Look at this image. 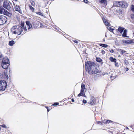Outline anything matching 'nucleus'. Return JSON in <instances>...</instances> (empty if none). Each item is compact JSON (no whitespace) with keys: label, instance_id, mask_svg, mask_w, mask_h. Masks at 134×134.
Wrapping results in <instances>:
<instances>
[{"label":"nucleus","instance_id":"1","mask_svg":"<svg viewBox=\"0 0 134 134\" xmlns=\"http://www.w3.org/2000/svg\"><path fill=\"white\" fill-rule=\"evenodd\" d=\"M26 26L21 24V26L19 25H15L13 26L11 29V31L14 34H17L19 35H20L23 31H27Z\"/></svg>","mask_w":134,"mask_h":134},{"label":"nucleus","instance_id":"2","mask_svg":"<svg viewBox=\"0 0 134 134\" xmlns=\"http://www.w3.org/2000/svg\"><path fill=\"white\" fill-rule=\"evenodd\" d=\"M86 68L88 71V72L93 74H95L99 72V70L96 67L94 64L90 61L85 63Z\"/></svg>","mask_w":134,"mask_h":134},{"label":"nucleus","instance_id":"3","mask_svg":"<svg viewBox=\"0 0 134 134\" xmlns=\"http://www.w3.org/2000/svg\"><path fill=\"white\" fill-rule=\"evenodd\" d=\"M30 21H27L26 23L27 25L28 26V29L29 30L30 28L32 27V25L30 23L31 22L34 27L38 26L40 22L34 19V18H29Z\"/></svg>","mask_w":134,"mask_h":134},{"label":"nucleus","instance_id":"4","mask_svg":"<svg viewBox=\"0 0 134 134\" xmlns=\"http://www.w3.org/2000/svg\"><path fill=\"white\" fill-rule=\"evenodd\" d=\"M3 7L9 11H11L12 9V3L7 0H4L3 4Z\"/></svg>","mask_w":134,"mask_h":134},{"label":"nucleus","instance_id":"5","mask_svg":"<svg viewBox=\"0 0 134 134\" xmlns=\"http://www.w3.org/2000/svg\"><path fill=\"white\" fill-rule=\"evenodd\" d=\"M7 85L6 82L4 80L0 81V90H4L7 86Z\"/></svg>","mask_w":134,"mask_h":134},{"label":"nucleus","instance_id":"6","mask_svg":"<svg viewBox=\"0 0 134 134\" xmlns=\"http://www.w3.org/2000/svg\"><path fill=\"white\" fill-rule=\"evenodd\" d=\"M7 21V18L4 16H0V25L4 24Z\"/></svg>","mask_w":134,"mask_h":134},{"label":"nucleus","instance_id":"7","mask_svg":"<svg viewBox=\"0 0 134 134\" xmlns=\"http://www.w3.org/2000/svg\"><path fill=\"white\" fill-rule=\"evenodd\" d=\"M115 3L118 7L122 8L126 7L124 5L125 3L123 1H116L115 2Z\"/></svg>","mask_w":134,"mask_h":134},{"label":"nucleus","instance_id":"8","mask_svg":"<svg viewBox=\"0 0 134 134\" xmlns=\"http://www.w3.org/2000/svg\"><path fill=\"white\" fill-rule=\"evenodd\" d=\"M95 100L94 97H92L91 98L90 101L88 102L89 104L91 105H95Z\"/></svg>","mask_w":134,"mask_h":134},{"label":"nucleus","instance_id":"9","mask_svg":"<svg viewBox=\"0 0 134 134\" xmlns=\"http://www.w3.org/2000/svg\"><path fill=\"white\" fill-rule=\"evenodd\" d=\"M9 65V63H5L2 62L1 66L4 69H7Z\"/></svg>","mask_w":134,"mask_h":134},{"label":"nucleus","instance_id":"10","mask_svg":"<svg viewBox=\"0 0 134 134\" xmlns=\"http://www.w3.org/2000/svg\"><path fill=\"white\" fill-rule=\"evenodd\" d=\"M15 10L18 11L20 13L22 12L21 10L20 9V7L18 5H16L15 7Z\"/></svg>","mask_w":134,"mask_h":134},{"label":"nucleus","instance_id":"11","mask_svg":"<svg viewBox=\"0 0 134 134\" xmlns=\"http://www.w3.org/2000/svg\"><path fill=\"white\" fill-rule=\"evenodd\" d=\"M99 3L104 5V6H106L107 5L106 0H100L99 1Z\"/></svg>","mask_w":134,"mask_h":134},{"label":"nucleus","instance_id":"12","mask_svg":"<svg viewBox=\"0 0 134 134\" xmlns=\"http://www.w3.org/2000/svg\"><path fill=\"white\" fill-rule=\"evenodd\" d=\"M2 62L5 63H9V59L7 58H5L3 59Z\"/></svg>","mask_w":134,"mask_h":134},{"label":"nucleus","instance_id":"13","mask_svg":"<svg viewBox=\"0 0 134 134\" xmlns=\"http://www.w3.org/2000/svg\"><path fill=\"white\" fill-rule=\"evenodd\" d=\"M124 42L127 44L133 43H134V42H133L132 41L129 40H126Z\"/></svg>","mask_w":134,"mask_h":134},{"label":"nucleus","instance_id":"14","mask_svg":"<svg viewBox=\"0 0 134 134\" xmlns=\"http://www.w3.org/2000/svg\"><path fill=\"white\" fill-rule=\"evenodd\" d=\"M5 9L3 8L2 7H0V13L3 14L5 12Z\"/></svg>","mask_w":134,"mask_h":134},{"label":"nucleus","instance_id":"15","mask_svg":"<svg viewBox=\"0 0 134 134\" xmlns=\"http://www.w3.org/2000/svg\"><path fill=\"white\" fill-rule=\"evenodd\" d=\"M124 29V28L119 26L118 29V31L121 33H122Z\"/></svg>","mask_w":134,"mask_h":134},{"label":"nucleus","instance_id":"16","mask_svg":"<svg viewBox=\"0 0 134 134\" xmlns=\"http://www.w3.org/2000/svg\"><path fill=\"white\" fill-rule=\"evenodd\" d=\"M4 77L8 79V74L7 73V70H5L4 71Z\"/></svg>","mask_w":134,"mask_h":134},{"label":"nucleus","instance_id":"17","mask_svg":"<svg viewBox=\"0 0 134 134\" xmlns=\"http://www.w3.org/2000/svg\"><path fill=\"white\" fill-rule=\"evenodd\" d=\"M4 14L7 15L8 16H10L11 15V14L10 13L8 12L6 10Z\"/></svg>","mask_w":134,"mask_h":134},{"label":"nucleus","instance_id":"18","mask_svg":"<svg viewBox=\"0 0 134 134\" xmlns=\"http://www.w3.org/2000/svg\"><path fill=\"white\" fill-rule=\"evenodd\" d=\"M127 31L126 29L125 30L123 31L122 34V36L123 37H128L126 35L127 34Z\"/></svg>","mask_w":134,"mask_h":134},{"label":"nucleus","instance_id":"19","mask_svg":"<svg viewBox=\"0 0 134 134\" xmlns=\"http://www.w3.org/2000/svg\"><path fill=\"white\" fill-rule=\"evenodd\" d=\"M109 60L111 62L116 63V62L117 60L115 58H113V57H110L109 58Z\"/></svg>","mask_w":134,"mask_h":134},{"label":"nucleus","instance_id":"20","mask_svg":"<svg viewBox=\"0 0 134 134\" xmlns=\"http://www.w3.org/2000/svg\"><path fill=\"white\" fill-rule=\"evenodd\" d=\"M117 51L120 52V53L121 54H123L125 52H126V51L122 50L121 49H118L117 50Z\"/></svg>","mask_w":134,"mask_h":134},{"label":"nucleus","instance_id":"21","mask_svg":"<svg viewBox=\"0 0 134 134\" xmlns=\"http://www.w3.org/2000/svg\"><path fill=\"white\" fill-rule=\"evenodd\" d=\"M15 43V42L14 41L12 40L9 41V44L10 46H12Z\"/></svg>","mask_w":134,"mask_h":134},{"label":"nucleus","instance_id":"22","mask_svg":"<svg viewBox=\"0 0 134 134\" xmlns=\"http://www.w3.org/2000/svg\"><path fill=\"white\" fill-rule=\"evenodd\" d=\"M78 96L80 97V96H83V97H86L84 93V92H81L80 93H79L78 95Z\"/></svg>","mask_w":134,"mask_h":134},{"label":"nucleus","instance_id":"23","mask_svg":"<svg viewBox=\"0 0 134 134\" xmlns=\"http://www.w3.org/2000/svg\"><path fill=\"white\" fill-rule=\"evenodd\" d=\"M29 7L30 8V9L31 10L32 12H34V8L32 7L31 5H29Z\"/></svg>","mask_w":134,"mask_h":134},{"label":"nucleus","instance_id":"24","mask_svg":"<svg viewBox=\"0 0 134 134\" xmlns=\"http://www.w3.org/2000/svg\"><path fill=\"white\" fill-rule=\"evenodd\" d=\"M107 29L108 30L112 32L113 30H114V29L112 28L111 27H110L109 26H107Z\"/></svg>","mask_w":134,"mask_h":134},{"label":"nucleus","instance_id":"25","mask_svg":"<svg viewBox=\"0 0 134 134\" xmlns=\"http://www.w3.org/2000/svg\"><path fill=\"white\" fill-rule=\"evenodd\" d=\"M96 60L97 62H100L102 61V60L99 58H97Z\"/></svg>","mask_w":134,"mask_h":134},{"label":"nucleus","instance_id":"26","mask_svg":"<svg viewBox=\"0 0 134 134\" xmlns=\"http://www.w3.org/2000/svg\"><path fill=\"white\" fill-rule=\"evenodd\" d=\"M81 88L82 89L85 90H86V89L85 88V85L84 84L82 83L81 85Z\"/></svg>","mask_w":134,"mask_h":134},{"label":"nucleus","instance_id":"27","mask_svg":"<svg viewBox=\"0 0 134 134\" xmlns=\"http://www.w3.org/2000/svg\"><path fill=\"white\" fill-rule=\"evenodd\" d=\"M100 45L101 46H102L103 47H104L105 48L107 47L108 46V45L107 44H100Z\"/></svg>","mask_w":134,"mask_h":134},{"label":"nucleus","instance_id":"28","mask_svg":"<svg viewBox=\"0 0 134 134\" xmlns=\"http://www.w3.org/2000/svg\"><path fill=\"white\" fill-rule=\"evenodd\" d=\"M104 23H105V25L106 26H109V23L107 21H105L104 22Z\"/></svg>","mask_w":134,"mask_h":134},{"label":"nucleus","instance_id":"29","mask_svg":"<svg viewBox=\"0 0 134 134\" xmlns=\"http://www.w3.org/2000/svg\"><path fill=\"white\" fill-rule=\"evenodd\" d=\"M131 9L134 13V5H132L131 7Z\"/></svg>","mask_w":134,"mask_h":134},{"label":"nucleus","instance_id":"30","mask_svg":"<svg viewBox=\"0 0 134 134\" xmlns=\"http://www.w3.org/2000/svg\"><path fill=\"white\" fill-rule=\"evenodd\" d=\"M36 13L38 15H40L42 16L43 15V13L40 12H36Z\"/></svg>","mask_w":134,"mask_h":134},{"label":"nucleus","instance_id":"31","mask_svg":"<svg viewBox=\"0 0 134 134\" xmlns=\"http://www.w3.org/2000/svg\"><path fill=\"white\" fill-rule=\"evenodd\" d=\"M107 123H111L112 122V121L110 120H107V121H106Z\"/></svg>","mask_w":134,"mask_h":134},{"label":"nucleus","instance_id":"32","mask_svg":"<svg viewBox=\"0 0 134 134\" xmlns=\"http://www.w3.org/2000/svg\"><path fill=\"white\" fill-rule=\"evenodd\" d=\"M59 104L58 103H55L52 105L54 106H56L58 105Z\"/></svg>","mask_w":134,"mask_h":134},{"label":"nucleus","instance_id":"33","mask_svg":"<svg viewBox=\"0 0 134 134\" xmlns=\"http://www.w3.org/2000/svg\"><path fill=\"white\" fill-rule=\"evenodd\" d=\"M3 56L1 54V53L0 52V60L3 58Z\"/></svg>","mask_w":134,"mask_h":134},{"label":"nucleus","instance_id":"34","mask_svg":"<svg viewBox=\"0 0 134 134\" xmlns=\"http://www.w3.org/2000/svg\"><path fill=\"white\" fill-rule=\"evenodd\" d=\"M1 126H2L4 128H6L7 127V126L4 124H3L2 125H1Z\"/></svg>","mask_w":134,"mask_h":134},{"label":"nucleus","instance_id":"35","mask_svg":"<svg viewBox=\"0 0 134 134\" xmlns=\"http://www.w3.org/2000/svg\"><path fill=\"white\" fill-rule=\"evenodd\" d=\"M86 90H85L83 89H81V92H84V93L86 91Z\"/></svg>","mask_w":134,"mask_h":134},{"label":"nucleus","instance_id":"36","mask_svg":"<svg viewBox=\"0 0 134 134\" xmlns=\"http://www.w3.org/2000/svg\"><path fill=\"white\" fill-rule=\"evenodd\" d=\"M106 121H107V120L105 119L103 121L102 123H107Z\"/></svg>","mask_w":134,"mask_h":134},{"label":"nucleus","instance_id":"37","mask_svg":"<svg viewBox=\"0 0 134 134\" xmlns=\"http://www.w3.org/2000/svg\"><path fill=\"white\" fill-rule=\"evenodd\" d=\"M31 4H32V5L34 6V5H35V3H34V2L33 1H32L31 2Z\"/></svg>","mask_w":134,"mask_h":134},{"label":"nucleus","instance_id":"38","mask_svg":"<svg viewBox=\"0 0 134 134\" xmlns=\"http://www.w3.org/2000/svg\"><path fill=\"white\" fill-rule=\"evenodd\" d=\"M83 103L84 104H86L87 103L86 101L85 100H83Z\"/></svg>","mask_w":134,"mask_h":134},{"label":"nucleus","instance_id":"39","mask_svg":"<svg viewBox=\"0 0 134 134\" xmlns=\"http://www.w3.org/2000/svg\"><path fill=\"white\" fill-rule=\"evenodd\" d=\"M85 3H87L88 2V1L87 0H84Z\"/></svg>","mask_w":134,"mask_h":134},{"label":"nucleus","instance_id":"40","mask_svg":"<svg viewBox=\"0 0 134 134\" xmlns=\"http://www.w3.org/2000/svg\"><path fill=\"white\" fill-rule=\"evenodd\" d=\"M105 52L104 51L102 50L101 53L102 54H104L105 53Z\"/></svg>","mask_w":134,"mask_h":134},{"label":"nucleus","instance_id":"41","mask_svg":"<svg viewBox=\"0 0 134 134\" xmlns=\"http://www.w3.org/2000/svg\"><path fill=\"white\" fill-rule=\"evenodd\" d=\"M102 20L103 21V22L105 21H107V20L105 19V18H102Z\"/></svg>","mask_w":134,"mask_h":134},{"label":"nucleus","instance_id":"42","mask_svg":"<svg viewBox=\"0 0 134 134\" xmlns=\"http://www.w3.org/2000/svg\"><path fill=\"white\" fill-rule=\"evenodd\" d=\"M109 51L112 53H113L114 52V50L113 49H111V50H109Z\"/></svg>","mask_w":134,"mask_h":134},{"label":"nucleus","instance_id":"43","mask_svg":"<svg viewBox=\"0 0 134 134\" xmlns=\"http://www.w3.org/2000/svg\"><path fill=\"white\" fill-rule=\"evenodd\" d=\"M74 42L76 43H78V41L76 40L74 41Z\"/></svg>","mask_w":134,"mask_h":134},{"label":"nucleus","instance_id":"44","mask_svg":"<svg viewBox=\"0 0 134 134\" xmlns=\"http://www.w3.org/2000/svg\"><path fill=\"white\" fill-rule=\"evenodd\" d=\"M125 69L126 71H128L129 70V69L127 68H125Z\"/></svg>","mask_w":134,"mask_h":134},{"label":"nucleus","instance_id":"45","mask_svg":"<svg viewBox=\"0 0 134 134\" xmlns=\"http://www.w3.org/2000/svg\"><path fill=\"white\" fill-rule=\"evenodd\" d=\"M98 124H102V123L100 122H98Z\"/></svg>","mask_w":134,"mask_h":134},{"label":"nucleus","instance_id":"46","mask_svg":"<svg viewBox=\"0 0 134 134\" xmlns=\"http://www.w3.org/2000/svg\"><path fill=\"white\" fill-rule=\"evenodd\" d=\"M71 101H72V102H73L74 101V99H71Z\"/></svg>","mask_w":134,"mask_h":134},{"label":"nucleus","instance_id":"47","mask_svg":"<svg viewBox=\"0 0 134 134\" xmlns=\"http://www.w3.org/2000/svg\"><path fill=\"white\" fill-rule=\"evenodd\" d=\"M115 63V65L116 66H117V64H118V63H116V62Z\"/></svg>","mask_w":134,"mask_h":134},{"label":"nucleus","instance_id":"48","mask_svg":"<svg viewBox=\"0 0 134 134\" xmlns=\"http://www.w3.org/2000/svg\"><path fill=\"white\" fill-rule=\"evenodd\" d=\"M4 0H0V3L3 1H4Z\"/></svg>","mask_w":134,"mask_h":134},{"label":"nucleus","instance_id":"49","mask_svg":"<svg viewBox=\"0 0 134 134\" xmlns=\"http://www.w3.org/2000/svg\"><path fill=\"white\" fill-rule=\"evenodd\" d=\"M39 24H40V25H42V24L41 23H40Z\"/></svg>","mask_w":134,"mask_h":134},{"label":"nucleus","instance_id":"50","mask_svg":"<svg viewBox=\"0 0 134 134\" xmlns=\"http://www.w3.org/2000/svg\"><path fill=\"white\" fill-rule=\"evenodd\" d=\"M47 109V111H48V112L50 110H49L48 109Z\"/></svg>","mask_w":134,"mask_h":134},{"label":"nucleus","instance_id":"51","mask_svg":"<svg viewBox=\"0 0 134 134\" xmlns=\"http://www.w3.org/2000/svg\"><path fill=\"white\" fill-rule=\"evenodd\" d=\"M45 107L47 109L48 107Z\"/></svg>","mask_w":134,"mask_h":134},{"label":"nucleus","instance_id":"52","mask_svg":"<svg viewBox=\"0 0 134 134\" xmlns=\"http://www.w3.org/2000/svg\"><path fill=\"white\" fill-rule=\"evenodd\" d=\"M2 75L1 74H0V76H1Z\"/></svg>","mask_w":134,"mask_h":134},{"label":"nucleus","instance_id":"53","mask_svg":"<svg viewBox=\"0 0 134 134\" xmlns=\"http://www.w3.org/2000/svg\"><path fill=\"white\" fill-rule=\"evenodd\" d=\"M2 78V77H1V76H0V78Z\"/></svg>","mask_w":134,"mask_h":134},{"label":"nucleus","instance_id":"54","mask_svg":"<svg viewBox=\"0 0 134 134\" xmlns=\"http://www.w3.org/2000/svg\"><path fill=\"white\" fill-rule=\"evenodd\" d=\"M23 33H25V32H23Z\"/></svg>","mask_w":134,"mask_h":134},{"label":"nucleus","instance_id":"55","mask_svg":"<svg viewBox=\"0 0 134 134\" xmlns=\"http://www.w3.org/2000/svg\"><path fill=\"white\" fill-rule=\"evenodd\" d=\"M133 63L134 64V62H133Z\"/></svg>","mask_w":134,"mask_h":134}]
</instances>
